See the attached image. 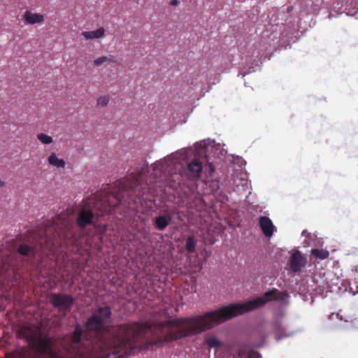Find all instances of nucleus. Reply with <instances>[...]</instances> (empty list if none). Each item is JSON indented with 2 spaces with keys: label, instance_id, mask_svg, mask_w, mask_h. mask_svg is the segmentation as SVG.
<instances>
[{
  "label": "nucleus",
  "instance_id": "8",
  "mask_svg": "<svg viewBox=\"0 0 358 358\" xmlns=\"http://www.w3.org/2000/svg\"><path fill=\"white\" fill-rule=\"evenodd\" d=\"M252 345L248 342H237L232 345L229 348V351L237 352L238 358H245L248 354V352L250 348H252Z\"/></svg>",
  "mask_w": 358,
  "mask_h": 358
},
{
  "label": "nucleus",
  "instance_id": "20",
  "mask_svg": "<svg viewBox=\"0 0 358 358\" xmlns=\"http://www.w3.org/2000/svg\"><path fill=\"white\" fill-rule=\"evenodd\" d=\"M38 141L45 145H49L53 142V139L50 136H48L43 133H40L37 135Z\"/></svg>",
  "mask_w": 358,
  "mask_h": 358
},
{
  "label": "nucleus",
  "instance_id": "19",
  "mask_svg": "<svg viewBox=\"0 0 358 358\" xmlns=\"http://www.w3.org/2000/svg\"><path fill=\"white\" fill-rule=\"evenodd\" d=\"M110 101V96L109 94L99 96L97 99L96 106L99 108H103L108 104Z\"/></svg>",
  "mask_w": 358,
  "mask_h": 358
},
{
  "label": "nucleus",
  "instance_id": "21",
  "mask_svg": "<svg viewBox=\"0 0 358 358\" xmlns=\"http://www.w3.org/2000/svg\"><path fill=\"white\" fill-rule=\"evenodd\" d=\"M245 358H262V357L259 352L250 348Z\"/></svg>",
  "mask_w": 358,
  "mask_h": 358
},
{
  "label": "nucleus",
  "instance_id": "11",
  "mask_svg": "<svg viewBox=\"0 0 358 358\" xmlns=\"http://www.w3.org/2000/svg\"><path fill=\"white\" fill-rule=\"evenodd\" d=\"M171 220V215L167 214L155 217L153 220V223L157 229L163 231L170 224Z\"/></svg>",
  "mask_w": 358,
  "mask_h": 358
},
{
  "label": "nucleus",
  "instance_id": "13",
  "mask_svg": "<svg viewBox=\"0 0 358 358\" xmlns=\"http://www.w3.org/2000/svg\"><path fill=\"white\" fill-rule=\"evenodd\" d=\"M52 303L59 308H67V295L55 294L52 296Z\"/></svg>",
  "mask_w": 358,
  "mask_h": 358
},
{
  "label": "nucleus",
  "instance_id": "24",
  "mask_svg": "<svg viewBox=\"0 0 358 358\" xmlns=\"http://www.w3.org/2000/svg\"><path fill=\"white\" fill-rule=\"evenodd\" d=\"M170 3L171 6H176L179 5L180 2L178 0H171Z\"/></svg>",
  "mask_w": 358,
  "mask_h": 358
},
{
  "label": "nucleus",
  "instance_id": "2",
  "mask_svg": "<svg viewBox=\"0 0 358 358\" xmlns=\"http://www.w3.org/2000/svg\"><path fill=\"white\" fill-rule=\"evenodd\" d=\"M66 215H57L47 220L36 230L29 231L17 248V252L5 255L1 259L0 273L12 271L15 273L22 266L20 256L31 264H41L45 257L58 259V256L67 254V220Z\"/></svg>",
  "mask_w": 358,
  "mask_h": 358
},
{
  "label": "nucleus",
  "instance_id": "9",
  "mask_svg": "<svg viewBox=\"0 0 358 358\" xmlns=\"http://www.w3.org/2000/svg\"><path fill=\"white\" fill-rule=\"evenodd\" d=\"M23 20L27 24H42L45 21V16L43 14L34 13L31 10H26L22 15Z\"/></svg>",
  "mask_w": 358,
  "mask_h": 358
},
{
  "label": "nucleus",
  "instance_id": "3",
  "mask_svg": "<svg viewBox=\"0 0 358 358\" xmlns=\"http://www.w3.org/2000/svg\"><path fill=\"white\" fill-rule=\"evenodd\" d=\"M148 171V164H145L140 170L129 173L124 179L117 181L116 187L111 192L105 190L97 192L94 196L88 197L83 204L77 215V224L81 229H85L87 225H92L94 228H99L96 218L104 214H112L117 206L124 201V194L128 196L136 195L140 200L141 190L145 194L144 187H142V181Z\"/></svg>",
  "mask_w": 358,
  "mask_h": 358
},
{
  "label": "nucleus",
  "instance_id": "7",
  "mask_svg": "<svg viewBox=\"0 0 358 358\" xmlns=\"http://www.w3.org/2000/svg\"><path fill=\"white\" fill-rule=\"evenodd\" d=\"M306 264V259L301 255V252L295 251L291 256L289 267L294 272H299Z\"/></svg>",
  "mask_w": 358,
  "mask_h": 358
},
{
  "label": "nucleus",
  "instance_id": "15",
  "mask_svg": "<svg viewBox=\"0 0 358 358\" xmlns=\"http://www.w3.org/2000/svg\"><path fill=\"white\" fill-rule=\"evenodd\" d=\"M116 59L115 57L113 55H108V56H101L99 57L96 58L94 60V64L96 66H101V65L104 64H111V63H115Z\"/></svg>",
  "mask_w": 358,
  "mask_h": 358
},
{
  "label": "nucleus",
  "instance_id": "12",
  "mask_svg": "<svg viewBox=\"0 0 358 358\" xmlns=\"http://www.w3.org/2000/svg\"><path fill=\"white\" fill-rule=\"evenodd\" d=\"M106 30L103 27H100L94 31H83L82 36L86 40L98 39L105 36Z\"/></svg>",
  "mask_w": 358,
  "mask_h": 358
},
{
  "label": "nucleus",
  "instance_id": "26",
  "mask_svg": "<svg viewBox=\"0 0 358 358\" xmlns=\"http://www.w3.org/2000/svg\"><path fill=\"white\" fill-rule=\"evenodd\" d=\"M210 171H214V169L212 167V165H211V164L210 165Z\"/></svg>",
  "mask_w": 358,
  "mask_h": 358
},
{
  "label": "nucleus",
  "instance_id": "25",
  "mask_svg": "<svg viewBox=\"0 0 358 358\" xmlns=\"http://www.w3.org/2000/svg\"><path fill=\"white\" fill-rule=\"evenodd\" d=\"M5 185L4 182H3L1 179H0V187H3Z\"/></svg>",
  "mask_w": 358,
  "mask_h": 358
},
{
  "label": "nucleus",
  "instance_id": "4",
  "mask_svg": "<svg viewBox=\"0 0 358 358\" xmlns=\"http://www.w3.org/2000/svg\"><path fill=\"white\" fill-rule=\"evenodd\" d=\"M19 334L27 340L35 352L19 348L10 355V358H66L54 345L51 338L41 337V329L38 327L22 326L19 329Z\"/></svg>",
  "mask_w": 358,
  "mask_h": 358
},
{
  "label": "nucleus",
  "instance_id": "18",
  "mask_svg": "<svg viewBox=\"0 0 358 358\" xmlns=\"http://www.w3.org/2000/svg\"><path fill=\"white\" fill-rule=\"evenodd\" d=\"M311 254L313 256H315V257L319 258L320 259H325L329 255V252L327 250H323V249H317V248L312 249Z\"/></svg>",
  "mask_w": 358,
  "mask_h": 358
},
{
  "label": "nucleus",
  "instance_id": "30",
  "mask_svg": "<svg viewBox=\"0 0 358 358\" xmlns=\"http://www.w3.org/2000/svg\"><path fill=\"white\" fill-rule=\"evenodd\" d=\"M357 327H358V324H357Z\"/></svg>",
  "mask_w": 358,
  "mask_h": 358
},
{
  "label": "nucleus",
  "instance_id": "17",
  "mask_svg": "<svg viewBox=\"0 0 358 358\" xmlns=\"http://www.w3.org/2000/svg\"><path fill=\"white\" fill-rule=\"evenodd\" d=\"M205 343L210 348H219L222 345V343L215 336L207 335L205 337Z\"/></svg>",
  "mask_w": 358,
  "mask_h": 358
},
{
  "label": "nucleus",
  "instance_id": "27",
  "mask_svg": "<svg viewBox=\"0 0 358 358\" xmlns=\"http://www.w3.org/2000/svg\"><path fill=\"white\" fill-rule=\"evenodd\" d=\"M356 271L358 273V266H357L356 268H355Z\"/></svg>",
  "mask_w": 358,
  "mask_h": 358
},
{
  "label": "nucleus",
  "instance_id": "5",
  "mask_svg": "<svg viewBox=\"0 0 358 358\" xmlns=\"http://www.w3.org/2000/svg\"><path fill=\"white\" fill-rule=\"evenodd\" d=\"M179 165L176 157L174 155L167 156L166 157L157 161L152 164L151 167L154 171H157L155 173L156 176L158 173L160 174H170L172 173L173 169H176L177 166Z\"/></svg>",
  "mask_w": 358,
  "mask_h": 358
},
{
  "label": "nucleus",
  "instance_id": "23",
  "mask_svg": "<svg viewBox=\"0 0 358 358\" xmlns=\"http://www.w3.org/2000/svg\"><path fill=\"white\" fill-rule=\"evenodd\" d=\"M68 301H69V308L70 306L73 303L74 299L71 296H69Z\"/></svg>",
  "mask_w": 358,
  "mask_h": 358
},
{
  "label": "nucleus",
  "instance_id": "10",
  "mask_svg": "<svg viewBox=\"0 0 358 358\" xmlns=\"http://www.w3.org/2000/svg\"><path fill=\"white\" fill-rule=\"evenodd\" d=\"M259 225L263 234L266 237H271L273 235L274 226L269 217L266 216L260 217Z\"/></svg>",
  "mask_w": 358,
  "mask_h": 358
},
{
  "label": "nucleus",
  "instance_id": "28",
  "mask_svg": "<svg viewBox=\"0 0 358 358\" xmlns=\"http://www.w3.org/2000/svg\"><path fill=\"white\" fill-rule=\"evenodd\" d=\"M287 10H288V11L291 10H292L291 7H289V8H287Z\"/></svg>",
  "mask_w": 358,
  "mask_h": 358
},
{
  "label": "nucleus",
  "instance_id": "14",
  "mask_svg": "<svg viewBox=\"0 0 358 358\" xmlns=\"http://www.w3.org/2000/svg\"><path fill=\"white\" fill-rule=\"evenodd\" d=\"M48 162L49 164L57 169L64 168L66 166V162L62 159L58 158L57 155L54 152L48 157Z\"/></svg>",
  "mask_w": 358,
  "mask_h": 358
},
{
  "label": "nucleus",
  "instance_id": "1",
  "mask_svg": "<svg viewBox=\"0 0 358 358\" xmlns=\"http://www.w3.org/2000/svg\"><path fill=\"white\" fill-rule=\"evenodd\" d=\"M243 314V303L224 306L203 315L178 317L153 324L132 322L110 325L111 308L99 307L87 319L85 329H76L75 343H80V353L83 358H126L134 353L138 343L152 337L156 345L172 343L199 334L215 324Z\"/></svg>",
  "mask_w": 358,
  "mask_h": 358
},
{
  "label": "nucleus",
  "instance_id": "6",
  "mask_svg": "<svg viewBox=\"0 0 358 358\" xmlns=\"http://www.w3.org/2000/svg\"><path fill=\"white\" fill-rule=\"evenodd\" d=\"M203 169L202 162L196 157H194L190 162L187 163L186 173L188 178L198 179L201 177Z\"/></svg>",
  "mask_w": 358,
  "mask_h": 358
},
{
  "label": "nucleus",
  "instance_id": "16",
  "mask_svg": "<svg viewBox=\"0 0 358 358\" xmlns=\"http://www.w3.org/2000/svg\"><path fill=\"white\" fill-rule=\"evenodd\" d=\"M196 245L197 242L193 236H189L186 238L185 250L188 252L189 254H192L194 252Z\"/></svg>",
  "mask_w": 358,
  "mask_h": 358
},
{
  "label": "nucleus",
  "instance_id": "29",
  "mask_svg": "<svg viewBox=\"0 0 358 358\" xmlns=\"http://www.w3.org/2000/svg\"><path fill=\"white\" fill-rule=\"evenodd\" d=\"M68 357L70 358V355H68Z\"/></svg>",
  "mask_w": 358,
  "mask_h": 358
},
{
  "label": "nucleus",
  "instance_id": "22",
  "mask_svg": "<svg viewBox=\"0 0 358 358\" xmlns=\"http://www.w3.org/2000/svg\"><path fill=\"white\" fill-rule=\"evenodd\" d=\"M350 292L352 293L353 295L358 294V286L356 287V290H354L352 287L350 288Z\"/></svg>",
  "mask_w": 358,
  "mask_h": 358
}]
</instances>
